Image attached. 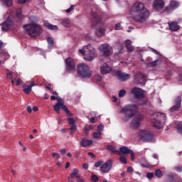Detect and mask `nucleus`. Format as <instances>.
Wrapping results in <instances>:
<instances>
[{"label": "nucleus", "instance_id": "1", "mask_svg": "<svg viewBox=\"0 0 182 182\" xmlns=\"http://www.w3.org/2000/svg\"><path fill=\"white\" fill-rule=\"evenodd\" d=\"M129 15L136 23H146L150 18V11L146 8L144 3L136 1L129 9Z\"/></svg>", "mask_w": 182, "mask_h": 182}, {"label": "nucleus", "instance_id": "2", "mask_svg": "<svg viewBox=\"0 0 182 182\" xmlns=\"http://www.w3.org/2000/svg\"><path fill=\"white\" fill-rule=\"evenodd\" d=\"M7 14L9 15L7 20L1 24V31L3 32H6L14 25L12 21H11L12 18L16 19V22H19L22 19V10L21 9H17L16 13L15 9H9L7 11Z\"/></svg>", "mask_w": 182, "mask_h": 182}, {"label": "nucleus", "instance_id": "3", "mask_svg": "<svg viewBox=\"0 0 182 182\" xmlns=\"http://www.w3.org/2000/svg\"><path fill=\"white\" fill-rule=\"evenodd\" d=\"M79 53H81V55L84 56L85 60H87L88 62L93 60V59L97 56L96 48H93L90 44L85 46L82 49H80Z\"/></svg>", "mask_w": 182, "mask_h": 182}, {"label": "nucleus", "instance_id": "4", "mask_svg": "<svg viewBox=\"0 0 182 182\" xmlns=\"http://www.w3.org/2000/svg\"><path fill=\"white\" fill-rule=\"evenodd\" d=\"M119 113H123L124 116L122 118V122H129L132 117L136 116L137 113V105H128L119 110Z\"/></svg>", "mask_w": 182, "mask_h": 182}, {"label": "nucleus", "instance_id": "5", "mask_svg": "<svg viewBox=\"0 0 182 182\" xmlns=\"http://www.w3.org/2000/svg\"><path fill=\"white\" fill-rule=\"evenodd\" d=\"M166 119H167L166 114L161 112H155L151 116V123L154 124V127L157 129H161V127L164 126Z\"/></svg>", "mask_w": 182, "mask_h": 182}, {"label": "nucleus", "instance_id": "6", "mask_svg": "<svg viewBox=\"0 0 182 182\" xmlns=\"http://www.w3.org/2000/svg\"><path fill=\"white\" fill-rule=\"evenodd\" d=\"M23 29L31 38H36V36H39L42 33V28L36 23L26 24L23 26Z\"/></svg>", "mask_w": 182, "mask_h": 182}, {"label": "nucleus", "instance_id": "7", "mask_svg": "<svg viewBox=\"0 0 182 182\" xmlns=\"http://www.w3.org/2000/svg\"><path fill=\"white\" fill-rule=\"evenodd\" d=\"M78 73L81 77H90L93 72L90 70L89 65L81 63L77 66Z\"/></svg>", "mask_w": 182, "mask_h": 182}, {"label": "nucleus", "instance_id": "8", "mask_svg": "<svg viewBox=\"0 0 182 182\" xmlns=\"http://www.w3.org/2000/svg\"><path fill=\"white\" fill-rule=\"evenodd\" d=\"M58 102L54 106L53 109L58 114L60 113V109H63L65 111V113L70 116V117H72L73 114L68 109V107L65 105V102L62 99H58Z\"/></svg>", "mask_w": 182, "mask_h": 182}, {"label": "nucleus", "instance_id": "9", "mask_svg": "<svg viewBox=\"0 0 182 182\" xmlns=\"http://www.w3.org/2000/svg\"><path fill=\"white\" fill-rule=\"evenodd\" d=\"M139 136L142 141H147L148 143L154 141V136L147 129L141 130Z\"/></svg>", "mask_w": 182, "mask_h": 182}, {"label": "nucleus", "instance_id": "10", "mask_svg": "<svg viewBox=\"0 0 182 182\" xmlns=\"http://www.w3.org/2000/svg\"><path fill=\"white\" fill-rule=\"evenodd\" d=\"M98 50L104 55V56H110L113 54V47L108 43H103L99 48Z\"/></svg>", "mask_w": 182, "mask_h": 182}, {"label": "nucleus", "instance_id": "11", "mask_svg": "<svg viewBox=\"0 0 182 182\" xmlns=\"http://www.w3.org/2000/svg\"><path fill=\"white\" fill-rule=\"evenodd\" d=\"M141 122H143V115L139 114L131 121L130 127L132 129H139L140 124H141Z\"/></svg>", "mask_w": 182, "mask_h": 182}, {"label": "nucleus", "instance_id": "12", "mask_svg": "<svg viewBox=\"0 0 182 182\" xmlns=\"http://www.w3.org/2000/svg\"><path fill=\"white\" fill-rule=\"evenodd\" d=\"M113 166V161L109 159L105 163L102 164L100 166L101 173H107L110 170H112V167Z\"/></svg>", "mask_w": 182, "mask_h": 182}, {"label": "nucleus", "instance_id": "13", "mask_svg": "<svg viewBox=\"0 0 182 182\" xmlns=\"http://www.w3.org/2000/svg\"><path fill=\"white\" fill-rule=\"evenodd\" d=\"M65 68L69 72H73L76 69V63L72 58H68L65 60Z\"/></svg>", "mask_w": 182, "mask_h": 182}, {"label": "nucleus", "instance_id": "14", "mask_svg": "<svg viewBox=\"0 0 182 182\" xmlns=\"http://www.w3.org/2000/svg\"><path fill=\"white\" fill-rule=\"evenodd\" d=\"M130 93L137 99H143L144 97V91L139 87H134L131 90Z\"/></svg>", "mask_w": 182, "mask_h": 182}, {"label": "nucleus", "instance_id": "15", "mask_svg": "<svg viewBox=\"0 0 182 182\" xmlns=\"http://www.w3.org/2000/svg\"><path fill=\"white\" fill-rule=\"evenodd\" d=\"M181 107V97L178 96L175 100V105L172 106L168 110L170 113H174L175 112H178Z\"/></svg>", "mask_w": 182, "mask_h": 182}, {"label": "nucleus", "instance_id": "16", "mask_svg": "<svg viewBox=\"0 0 182 182\" xmlns=\"http://www.w3.org/2000/svg\"><path fill=\"white\" fill-rule=\"evenodd\" d=\"M168 25L169 31H171V32H177V31L180 29V25H178V23L176 21H169L168 22Z\"/></svg>", "mask_w": 182, "mask_h": 182}, {"label": "nucleus", "instance_id": "17", "mask_svg": "<svg viewBox=\"0 0 182 182\" xmlns=\"http://www.w3.org/2000/svg\"><path fill=\"white\" fill-rule=\"evenodd\" d=\"M112 72V68L109 66L107 63H104L100 67V73L102 75H107Z\"/></svg>", "mask_w": 182, "mask_h": 182}, {"label": "nucleus", "instance_id": "18", "mask_svg": "<svg viewBox=\"0 0 182 182\" xmlns=\"http://www.w3.org/2000/svg\"><path fill=\"white\" fill-rule=\"evenodd\" d=\"M117 75L119 80H121V82H126V80H128V79L130 77L129 74L122 73L120 70L117 71Z\"/></svg>", "mask_w": 182, "mask_h": 182}, {"label": "nucleus", "instance_id": "19", "mask_svg": "<svg viewBox=\"0 0 182 182\" xmlns=\"http://www.w3.org/2000/svg\"><path fill=\"white\" fill-rule=\"evenodd\" d=\"M154 9L156 11H159V9H161V8H164V1L163 0H155L154 2Z\"/></svg>", "mask_w": 182, "mask_h": 182}, {"label": "nucleus", "instance_id": "20", "mask_svg": "<svg viewBox=\"0 0 182 182\" xmlns=\"http://www.w3.org/2000/svg\"><path fill=\"white\" fill-rule=\"evenodd\" d=\"M136 85H146V78L144 75L141 74H137L136 75Z\"/></svg>", "mask_w": 182, "mask_h": 182}, {"label": "nucleus", "instance_id": "21", "mask_svg": "<svg viewBox=\"0 0 182 182\" xmlns=\"http://www.w3.org/2000/svg\"><path fill=\"white\" fill-rule=\"evenodd\" d=\"M92 144H93L92 140L82 139L80 141V146L82 147H87L88 146H92Z\"/></svg>", "mask_w": 182, "mask_h": 182}, {"label": "nucleus", "instance_id": "22", "mask_svg": "<svg viewBox=\"0 0 182 182\" xmlns=\"http://www.w3.org/2000/svg\"><path fill=\"white\" fill-rule=\"evenodd\" d=\"M107 149L109 151H110L113 154H119V156H120L121 154L120 151L117 150V149L114 148V146H113L112 145H108L107 146Z\"/></svg>", "mask_w": 182, "mask_h": 182}, {"label": "nucleus", "instance_id": "23", "mask_svg": "<svg viewBox=\"0 0 182 182\" xmlns=\"http://www.w3.org/2000/svg\"><path fill=\"white\" fill-rule=\"evenodd\" d=\"M44 26L50 31H58V26L52 25L48 21H44Z\"/></svg>", "mask_w": 182, "mask_h": 182}, {"label": "nucleus", "instance_id": "24", "mask_svg": "<svg viewBox=\"0 0 182 182\" xmlns=\"http://www.w3.org/2000/svg\"><path fill=\"white\" fill-rule=\"evenodd\" d=\"M125 46L128 52H133V50H134V48L132 46V41L130 40H127L125 41Z\"/></svg>", "mask_w": 182, "mask_h": 182}, {"label": "nucleus", "instance_id": "25", "mask_svg": "<svg viewBox=\"0 0 182 182\" xmlns=\"http://www.w3.org/2000/svg\"><path fill=\"white\" fill-rule=\"evenodd\" d=\"M0 58L3 60V63H5V61L9 59V54L6 51H1L0 53Z\"/></svg>", "mask_w": 182, "mask_h": 182}, {"label": "nucleus", "instance_id": "26", "mask_svg": "<svg viewBox=\"0 0 182 182\" xmlns=\"http://www.w3.org/2000/svg\"><path fill=\"white\" fill-rule=\"evenodd\" d=\"M61 24L65 28H70V20L69 18H63L61 20Z\"/></svg>", "mask_w": 182, "mask_h": 182}, {"label": "nucleus", "instance_id": "27", "mask_svg": "<svg viewBox=\"0 0 182 182\" xmlns=\"http://www.w3.org/2000/svg\"><path fill=\"white\" fill-rule=\"evenodd\" d=\"M119 150L122 154H130L132 151V149H129L127 146H122Z\"/></svg>", "mask_w": 182, "mask_h": 182}, {"label": "nucleus", "instance_id": "28", "mask_svg": "<svg viewBox=\"0 0 182 182\" xmlns=\"http://www.w3.org/2000/svg\"><path fill=\"white\" fill-rule=\"evenodd\" d=\"M77 168H74L73 173H70V178H79L80 177V174L78 173Z\"/></svg>", "mask_w": 182, "mask_h": 182}, {"label": "nucleus", "instance_id": "29", "mask_svg": "<svg viewBox=\"0 0 182 182\" xmlns=\"http://www.w3.org/2000/svg\"><path fill=\"white\" fill-rule=\"evenodd\" d=\"M95 34L98 38H102V36H104L105 35V29L103 28H100L96 31Z\"/></svg>", "mask_w": 182, "mask_h": 182}, {"label": "nucleus", "instance_id": "30", "mask_svg": "<svg viewBox=\"0 0 182 182\" xmlns=\"http://www.w3.org/2000/svg\"><path fill=\"white\" fill-rule=\"evenodd\" d=\"M93 127L90 125H88L87 127H84V133L86 136L89 135V132H90V130H92Z\"/></svg>", "mask_w": 182, "mask_h": 182}, {"label": "nucleus", "instance_id": "31", "mask_svg": "<svg viewBox=\"0 0 182 182\" xmlns=\"http://www.w3.org/2000/svg\"><path fill=\"white\" fill-rule=\"evenodd\" d=\"M155 176H156V177H163V173L161 172V170L160 169H156L155 171Z\"/></svg>", "mask_w": 182, "mask_h": 182}, {"label": "nucleus", "instance_id": "32", "mask_svg": "<svg viewBox=\"0 0 182 182\" xmlns=\"http://www.w3.org/2000/svg\"><path fill=\"white\" fill-rule=\"evenodd\" d=\"M101 136H102V132H101L93 133V137L95 139H100Z\"/></svg>", "mask_w": 182, "mask_h": 182}, {"label": "nucleus", "instance_id": "33", "mask_svg": "<svg viewBox=\"0 0 182 182\" xmlns=\"http://www.w3.org/2000/svg\"><path fill=\"white\" fill-rule=\"evenodd\" d=\"M118 96H119V97H124V96H126V90H121L119 92Z\"/></svg>", "mask_w": 182, "mask_h": 182}, {"label": "nucleus", "instance_id": "34", "mask_svg": "<svg viewBox=\"0 0 182 182\" xmlns=\"http://www.w3.org/2000/svg\"><path fill=\"white\" fill-rule=\"evenodd\" d=\"M119 161L122 163V164H127V161L126 160V157L124 156H121L119 158Z\"/></svg>", "mask_w": 182, "mask_h": 182}, {"label": "nucleus", "instance_id": "35", "mask_svg": "<svg viewBox=\"0 0 182 182\" xmlns=\"http://www.w3.org/2000/svg\"><path fill=\"white\" fill-rule=\"evenodd\" d=\"M32 90V87H28L27 88H24L23 89V92L26 94V95H29L31 93Z\"/></svg>", "mask_w": 182, "mask_h": 182}, {"label": "nucleus", "instance_id": "36", "mask_svg": "<svg viewBox=\"0 0 182 182\" xmlns=\"http://www.w3.org/2000/svg\"><path fill=\"white\" fill-rule=\"evenodd\" d=\"M170 6L171 8H177L178 6V3L176 2V1H171L170 3Z\"/></svg>", "mask_w": 182, "mask_h": 182}, {"label": "nucleus", "instance_id": "37", "mask_svg": "<svg viewBox=\"0 0 182 182\" xmlns=\"http://www.w3.org/2000/svg\"><path fill=\"white\" fill-rule=\"evenodd\" d=\"M91 178H92V181H94V182L99 181V177L95 174L92 175Z\"/></svg>", "mask_w": 182, "mask_h": 182}, {"label": "nucleus", "instance_id": "38", "mask_svg": "<svg viewBox=\"0 0 182 182\" xmlns=\"http://www.w3.org/2000/svg\"><path fill=\"white\" fill-rule=\"evenodd\" d=\"M103 165V161H98L97 163L95 164L94 167H100V166Z\"/></svg>", "mask_w": 182, "mask_h": 182}, {"label": "nucleus", "instance_id": "39", "mask_svg": "<svg viewBox=\"0 0 182 182\" xmlns=\"http://www.w3.org/2000/svg\"><path fill=\"white\" fill-rule=\"evenodd\" d=\"M68 120L69 124H70L71 126L75 125V119H73V118H68Z\"/></svg>", "mask_w": 182, "mask_h": 182}, {"label": "nucleus", "instance_id": "40", "mask_svg": "<svg viewBox=\"0 0 182 182\" xmlns=\"http://www.w3.org/2000/svg\"><path fill=\"white\" fill-rule=\"evenodd\" d=\"M178 132L182 134V122H179L178 124Z\"/></svg>", "mask_w": 182, "mask_h": 182}, {"label": "nucleus", "instance_id": "41", "mask_svg": "<svg viewBox=\"0 0 182 182\" xmlns=\"http://www.w3.org/2000/svg\"><path fill=\"white\" fill-rule=\"evenodd\" d=\"M47 42H48V45H50L51 46H53V40L52 39V38L48 37L47 38Z\"/></svg>", "mask_w": 182, "mask_h": 182}, {"label": "nucleus", "instance_id": "42", "mask_svg": "<svg viewBox=\"0 0 182 182\" xmlns=\"http://www.w3.org/2000/svg\"><path fill=\"white\" fill-rule=\"evenodd\" d=\"M6 77L7 79H11L12 80V77H14V73L10 72L6 73Z\"/></svg>", "mask_w": 182, "mask_h": 182}, {"label": "nucleus", "instance_id": "43", "mask_svg": "<svg viewBox=\"0 0 182 182\" xmlns=\"http://www.w3.org/2000/svg\"><path fill=\"white\" fill-rule=\"evenodd\" d=\"M129 154H131V160L132 161H134V160L136 159V155H134V152L132 151H131V152H129Z\"/></svg>", "mask_w": 182, "mask_h": 182}, {"label": "nucleus", "instance_id": "44", "mask_svg": "<svg viewBox=\"0 0 182 182\" xmlns=\"http://www.w3.org/2000/svg\"><path fill=\"white\" fill-rule=\"evenodd\" d=\"M122 30V25L120 23H118L115 25V31H120Z\"/></svg>", "mask_w": 182, "mask_h": 182}, {"label": "nucleus", "instance_id": "45", "mask_svg": "<svg viewBox=\"0 0 182 182\" xmlns=\"http://www.w3.org/2000/svg\"><path fill=\"white\" fill-rule=\"evenodd\" d=\"M52 156L56 157L57 160H59V159H60V154H59L58 153H53Z\"/></svg>", "mask_w": 182, "mask_h": 182}, {"label": "nucleus", "instance_id": "46", "mask_svg": "<svg viewBox=\"0 0 182 182\" xmlns=\"http://www.w3.org/2000/svg\"><path fill=\"white\" fill-rule=\"evenodd\" d=\"M73 9H75V6L72 5L69 9H68L66 10L67 14L72 12V11H73Z\"/></svg>", "mask_w": 182, "mask_h": 182}, {"label": "nucleus", "instance_id": "47", "mask_svg": "<svg viewBox=\"0 0 182 182\" xmlns=\"http://www.w3.org/2000/svg\"><path fill=\"white\" fill-rule=\"evenodd\" d=\"M147 178H153L154 177V173H148L146 175Z\"/></svg>", "mask_w": 182, "mask_h": 182}, {"label": "nucleus", "instance_id": "48", "mask_svg": "<svg viewBox=\"0 0 182 182\" xmlns=\"http://www.w3.org/2000/svg\"><path fill=\"white\" fill-rule=\"evenodd\" d=\"M23 81L21 78H18L16 81L17 86H19L20 85H23Z\"/></svg>", "mask_w": 182, "mask_h": 182}, {"label": "nucleus", "instance_id": "49", "mask_svg": "<svg viewBox=\"0 0 182 182\" xmlns=\"http://www.w3.org/2000/svg\"><path fill=\"white\" fill-rule=\"evenodd\" d=\"M157 62H159V60H156L150 63L149 65H151V66H152V67L157 66Z\"/></svg>", "mask_w": 182, "mask_h": 182}, {"label": "nucleus", "instance_id": "50", "mask_svg": "<svg viewBox=\"0 0 182 182\" xmlns=\"http://www.w3.org/2000/svg\"><path fill=\"white\" fill-rule=\"evenodd\" d=\"M76 181L77 182H85V179L80 178V175L78 178H76Z\"/></svg>", "mask_w": 182, "mask_h": 182}, {"label": "nucleus", "instance_id": "51", "mask_svg": "<svg viewBox=\"0 0 182 182\" xmlns=\"http://www.w3.org/2000/svg\"><path fill=\"white\" fill-rule=\"evenodd\" d=\"M105 128V126L100 124L97 126V129L98 130H100V132H102L103 130V129Z\"/></svg>", "mask_w": 182, "mask_h": 182}, {"label": "nucleus", "instance_id": "52", "mask_svg": "<svg viewBox=\"0 0 182 182\" xmlns=\"http://www.w3.org/2000/svg\"><path fill=\"white\" fill-rule=\"evenodd\" d=\"M95 80H97V82H100V80H102V76H100V75L96 76Z\"/></svg>", "mask_w": 182, "mask_h": 182}, {"label": "nucleus", "instance_id": "53", "mask_svg": "<svg viewBox=\"0 0 182 182\" xmlns=\"http://www.w3.org/2000/svg\"><path fill=\"white\" fill-rule=\"evenodd\" d=\"M91 16H92V18H96V16H97V14H96V12L92 11Z\"/></svg>", "mask_w": 182, "mask_h": 182}, {"label": "nucleus", "instance_id": "54", "mask_svg": "<svg viewBox=\"0 0 182 182\" xmlns=\"http://www.w3.org/2000/svg\"><path fill=\"white\" fill-rule=\"evenodd\" d=\"M90 122L91 123H96V119L94 118V117H92L90 118Z\"/></svg>", "mask_w": 182, "mask_h": 182}, {"label": "nucleus", "instance_id": "55", "mask_svg": "<svg viewBox=\"0 0 182 182\" xmlns=\"http://www.w3.org/2000/svg\"><path fill=\"white\" fill-rule=\"evenodd\" d=\"M142 166L143 167H147L148 168H151V165L149 164L148 163H146L145 165L142 164Z\"/></svg>", "mask_w": 182, "mask_h": 182}, {"label": "nucleus", "instance_id": "56", "mask_svg": "<svg viewBox=\"0 0 182 182\" xmlns=\"http://www.w3.org/2000/svg\"><path fill=\"white\" fill-rule=\"evenodd\" d=\"M56 99H57V100H58V99H60V97H55V96H53V95H52L51 97H50V100H56Z\"/></svg>", "mask_w": 182, "mask_h": 182}, {"label": "nucleus", "instance_id": "57", "mask_svg": "<svg viewBox=\"0 0 182 182\" xmlns=\"http://www.w3.org/2000/svg\"><path fill=\"white\" fill-rule=\"evenodd\" d=\"M18 4H25V2H28V0H18Z\"/></svg>", "mask_w": 182, "mask_h": 182}, {"label": "nucleus", "instance_id": "58", "mask_svg": "<svg viewBox=\"0 0 182 182\" xmlns=\"http://www.w3.org/2000/svg\"><path fill=\"white\" fill-rule=\"evenodd\" d=\"M27 111L28 113H32V108L29 106L27 107Z\"/></svg>", "mask_w": 182, "mask_h": 182}, {"label": "nucleus", "instance_id": "59", "mask_svg": "<svg viewBox=\"0 0 182 182\" xmlns=\"http://www.w3.org/2000/svg\"><path fill=\"white\" fill-rule=\"evenodd\" d=\"M152 52H154V53H155V55H159V51H157V50L154 49V48H151Z\"/></svg>", "mask_w": 182, "mask_h": 182}, {"label": "nucleus", "instance_id": "60", "mask_svg": "<svg viewBox=\"0 0 182 182\" xmlns=\"http://www.w3.org/2000/svg\"><path fill=\"white\" fill-rule=\"evenodd\" d=\"M70 130H72V132H73V130H76V125H72Z\"/></svg>", "mask_w": 182, "mask_h": 182}, {"label": "nucleus", "instance_id": "61", "mask_svg": "<svg viewBox=\"0 0 182 182\" xmlns=\"http://www.w3.org/2000/svg\"><path fill=\"white\" fill-rule=\"evenodd\" d=\"M60 153H61V154H66V149H61Z\"/></svg>", "mask_w": 182, "mask_h": 182}, {"label": "nucleus", "instance_id": "62", "mask_svg": "<svg viewBox=\"0 0 182 182\" xmlns=\"http://www.w3.org/2000/svg\"><path fill=\"white\" fill-rule=\"evenodd\" d=\"M88 155L90 156V157H91L92 159H95V155H94L93 153L89 152V153H88Z\"/></svg>", "mask_w": 182, "mask_h": 182}, {"label": "nucleus", "instance_id": "63", "mask_svg": "<svg viewBox=\"0 0 182 182\" xmlns=\"http://www.w3.org/2000/svg\"><path fill=\"white\" fill-rule=\"evenodd\" d=\"M83 168H85V170H87V167H89V166L87 165V164H85L82 166Z\"/></svg>", "mask_w": 182, "mask_h": 182}, {"label": "nucleus", "instance_id": "64", "mask_svg": "<svg viewBox=\"0 0 182 182\" xmlns=\"http://www.w3.org/2000/svg\"><path fill=\"white\" fill-rule=\"evenodd\" d=\"M176 171H181L182 168L181 167H177L176 168Z\"/></svg>", "mask_w": 182, "mask_h": 182}]
</instances>
